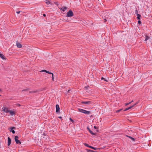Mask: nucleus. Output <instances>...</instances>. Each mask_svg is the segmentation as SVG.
Listing matches in <instances>:
<instances>
[{"label":"nucleus","instance_id":"obj_1","mask_svg":"<svg viewBox=\"0 0 152 152\" xmlns=\"http://www.w3.org/2000/svg\"><path fill=\"white\" fill-rule=\"evenodd\" d=\"M78 110L79 112L84 113L85 114L89 115L91 114V113L90 111H87L86 110H84L83 109L79 108Z\"/></svg>","mask_w":152,"mask_h":152},{"label":"nucleus","instance_id":"obj_2","mask_svg":"<svg viewBox=\"0 0 152 152\" xmlns=\"http://www.w3.org/2000/svg\"><path fill=\"white\" fill-rule=\"evenodd\" d=\"M73 15V13L72 11L71 10H69L67 12L66 16L67 17H70Z\"/></svg>","mask_w":152,"mask_h":152},{"label":"nucleus","instance_id":"obj_3","mask_svg":"<svg viewBox=\"0 0 152 152\" xmlns=\"http://www.w3.org/2000/svg\"><path fill=\"white\" fill-rule=\"evenodd\" d=\"M18 138H19V137L18 136H15V141L16 144H18L19 143L20 144H21V142L19 140H18Z\"/></svg>","mask_w":152,"mask_h":152},{"label":"nucleus","instance_id":"obj_4","mask_svg":"<svg viewBox=\"0 0 152 152\" xmlns=\"http://www.w3.org/2000/svg\"><path fill=\"white\" fill-rule=\"evenodd\" d=\"M81 103L83 104H85L87 105H90L91 104H92V102H91L90 101H82L81 102Z\"/></svg>","mask_w":152,"mask_h":152},{"label":"nucleus","instance_id":"obj_5","mask_svg":"<svg viewBox=\"0 0 152 152\" xmlns=\"http://www.w3.org/2000/svg\"><path fill=\"white\" fill-rule=\"evenodd\" d=\"M2 111L6 113H8L9 112V110L6 107H4L2 108Z\"/></svg>","mask_w":152,"mask_h":152},{"label":"nucleus","instance_id":"obj_6","mask_svg":"<svg viewBox=\"0 0 152 152\" xmlns=\"http://www.w3.org/2000/svg\"><path fill=\"white\" fill-rule=\"evenodd\" d=\"M15 127H11L10 128L9 130L10 132H11L13 134L15 133V131L14 130H13V129H15Z\"/></svg>","mask_w":152,"mask_h":152},{"label":"nucleus","instance_id":"obj_7","mask_svg":"<svg viewBox=\"0 0 152 152\" xmlns=\"http://www.w3.org/2000/svg\"><path fill=\"white\" fill-rule=\"evenodd\" d=\"M56 112L57 113H59L60 112V108L58 104H57L56 106Z\"/></svg>","mask_w":152,"mask_h":152},{"label":"nucleus","instance_id":"obj_8","mask_svg":"<svg viewBox=\"0 0 152 152\" xmlns=\"http://www.w3.org/2000/svg\"><path fill=\"white\" fill-rule=\"evenodd\" d=\"M87 129L88 130L89 132L92 135H96V133L93 132L88 127H87Z\"/></svg>","mask_w":152,"mask_h":152},{"label":"nucleus","instance_id":"obj_9","mask_svg":"<svg viewBox=\"0 0 152 152\" xmlns=\"http://www.w3.org/2000/svg\"><path fill=\"white\" fill-rule=\"evenodd\" d=\"M7 139H8V144H7L8 145L10 146L11 143V139L10 137H8Z\"/></svg>","mask_w":152,"mask_h":152},{"label":"nucleus","instance_id":"obj_10","mask_svg":"<svg viewBox=\"0 0 152 152\" xmlns=\"http://www.w3.org/2000/svg\"><path fill=\"white\" fill-rule=\"evenodd\" d=\"M0 57L3 59L4 60L6 59V57L3 54L0 53Z\"/></svg>","mask_w":152,"mask_h":152},{"label":"nucleus","instance_id":"obj_11","mask_svg":"<svg viewBox=\"0 0 152 152\" xmlns=\"http://www.w3.org/2000/svg\"><path fill=\"white\" fill-rule=\"evenodd\" d=\"M16 45L17 47L18 48H21L22 47V45L20 43L18 42H17Z\"/></svg>","mask_w":152,"mask_h":152},{"label":"nucleus","instance_id":"obj_12","mask_svg":"<svg viewBox=\"0 0 152 152\" xmlns=\"http://www.w3.org/2000/svg\"><path fill=\"white\" fill-rule=\"evenodd\" d=\"M138 103V102H137L136 103H135L133 105H132L130 106V107H127L128 110H129L132 108L133 107H134L135 105H136Z\"/></svg>","mask_w":152,"mask_h":152},{"label":"nucleus","instance_id":"obj_13","mask_svg":"<svg viewBox=\"0 0 152 152\" xmlns=\"http://www.w3.org/2000/svg\"><path fill=\"white\" fill-rule=\"evenodd\" d=\"M10 114L11 115H14L15 114V113L13 111H12V110H9V112Z\"/></svg>","mask_w":152,"mask_h":152},{"label":"nucleus","instance_id":"obj_14","mask_svg":"<svg viewBox=\"0 0 152 152\" xmlns=\"http://www.w3.org/2000/svg\"><path fill=\"white\" fill-rule=\"evenodd\" d=\"M41 72H46L50 74H52V73L50 72H49V71H47L45 70H42L41 71Z\"/></svg>","mask_w":152,"mask_h":152},{"label":"nucleus","instance_id":"obj_15","mask_svg":"<svg viewBox=\"0 0 152 152\" xmlns=\"http://www.w3.org/2000/svg\"><path fill=\"white\" fill-rule=\"evenodd\" d=\"M150 39V37L147 35L145 36V41H146Z\"/></svg>","mask_w":152,"mask_h":152},{"label":"nucleus","instance_id":"obj_16","mask_svg":"<svg viewBox=\"0 0 152 152\" xmlns=\"http://www.w3.org/2000/svg\"><path fill=\"white\" fill-rule=\"evenodd\" d=\"M89 148H91L93 149H94L95 150H96L98 149V148H95L93 147H92L91 146H89Z\"/></svg>","mask_w":152,"mask_h":152},{"label":"nucleus","instance_id":"obj_17","mask_svg":"<svg viewBox=\"0 0 152 152\" xmlns=\"http://www.w3.org/2000/svg\"><path fill=\"white\" fill-rule=\"evenodd\" d=\"M137 19L138 20H140L141 17V15L140 14H137Z\"/></svg>","mask_w":152,"mask_h":152},{"label":"nucleus","instance_id":"obj_18","mask_svg":"<svg viewBox=\"0 0 152 152\" xmlns=\"http://www.w3.org/2000/svg\"><path fill=\"white\" fill-rule=\"evenodd\" d=\"M46 1L45 2V3L47 4L48 5L50 4L51 3L50 1H48L47 0H46Z\"/></svg>","mask_w":152,"mask_h":152},{"label":"nucleus","instance_id":"obj_19","mask_svg":"<svg viewBox=\"0 0 152 152\" xmlns=\"http://www.w3.org/2000/svg\"><path fill=\"white\" fill-rule=\"evenodd\" d=\"M87 151L88 152H96V151H94L91 150L90 149H87Z\"/></svg>","mask_w":152,"mask_h":152},{"label":"nucleus","instance_id":"obj_20","mask_svg":"<svg viewBox=\"0 0 152 152\" xmlns=\"http://www.w3.org/2000/svg\"><path fill=\"white\" fill-rule=\"evenodd\" d=\"M62 7L63 8V9L62 10V11L63 12H64L65 11V10L66 9V8H67L66 7Z\"/></svg>","mask_w":152,"mask_h":152},{"label":"nucleus","instance_id":"obj_21","mask_svg":"<svg viewBox=\"0 0 152 152\" xmlns=\"http://www.w3.org/2000/svg\"><path fill=\"white\" fill-rule=\"evenodd\" d=\"M127 136L129 137L130 139H132V140L133 141H134V140L133 138L132 137H130V136Z\"/></svg>","mask_w":152,"mask_h":152},{"label":"nucleus","instance_id":"obj_22","mask_svg":"<svg viewBox=\"0 0 152 152\" xmlns=\"http://www.w3.org/2000/svg\"><path fill=\"white\" fill-rule=\"evenodd\" d=\"M84 145H85V146L88 147L89 148V146H90V145H89L88 144H87V143H84Z\"/></svg>","mask_w":152,"mask_h":152},{"label":"nucleus","instance_id":"obj_23","mask_svg":"<svg viewBox=\"0 0 152 152\" xmlns=\"http://www.w3.org/2000/svg\"><path fill=\"white\" fill-rule=\"evenodd\" d=\"M28 88H26V89H25L23 90L22 91H28Z\"/></svg>","mask_w":152,"mask_h":152},{"label":"nucleus","instance_id":"obj_24","mask_svg":"<svg viewBox=\"0 0 152 152\" xmlns=\"http://www.w3.org/2000/svg\"><path fill=\"white\" fill-rule=\"evenodd\" d=\"M101 79L102 80H104L105 81H107V80H106L103 77H102L101 78Z\"/></svg>","mask_w":152,"mask_h":152},{"label":"nucleus","instance_id":"obj_25","mask_svg":"<svg viewBox=\"0 0 152 152\" xmlns=\"http://www.w3.org/2000/svg\"><path fill=\"white\" fill-rule=\"evenodd\" d=\"M135 13L136 14H137H137H138V10H135Z\"/></svg>","mask_w":152,"mask_h":152},{"label":"nucleus","instance_id":"obj_26","mask_svg":"<svg viewBox=\"0 0 152 152\" xmlns=\"http://www.w3.org/2000/svg\"><path fill=\"white\" fill-rule=\"evenodd\" d=\"M52 75V79L53 80H54V77H53V73H52V74H51Z\"/></svg>","mask_w":152,"mask_h":152},{"label":"nucleus","instance_id":"obj_27","mask_svg":"<svg viewBox=\"0 0 152 152\" xmlns=\"http://www.w3.org/2000/svg\"><path fill=\"white\" fill-rule=\"evenodd\" d=\"M141 22L140 20H139L138 21V23L139 25H140V24H141Z\"/></svg>","mask_w":152,"mask_h":152},{"label":"nucleus","instance_id":"obj_28","mask_svg":"<svg viewBox=\"0 0 152 152\" xmlns=\"http://www.w3.org/2000/svg\"><path fill=\"white\" fill-rule=\"evenodd\" d=\"M122 110V109L118 110L117 111H116V112H117V113H118V112H120Z\"/></svg>","mask_w":152,"mask_h":152},{"label":"nucleus","instance_id":"obj_29","mask_svg":"<svg viewBox=\"0 0 152 152\" xmlns=\"http://www.w3.org/2000/svg\"><path fill=\"white\" fill-rule=\"evenodd\" d=\"M70 120H71V121L72 122H74V121L73 120H72V119H71V118H70Z\"/></svg>","mask_w":152,"mask_h":152},{"label":"nucleus","instance_id":"obj_30","mask_svg":"<svg viewBox=\"0 0 152 152\" xmlns=\"http://www.w3.org/2000/svg\"><path fill=\"white\" fill-rule=\"evenodd\" d=\"M20 11H17L16 12V13L18 14H19L20 13Z\"/></svg>","mask_w":152,"mask_h":152},{"label":"nucleus","instance_id":"obj_31","mask_svg":"<svg viewBox=\"0 0 152 152\" xmlns=\"http://www.w3.org/2000/svg\"><path fill=\"white\" fill-rule=\"evenodd\" d=\"M128 110V108H126L124 110V111H127Z\"/></svg>","mask_w":152,"mask_h":152},{"label":"nucleus","instance_id":"obj_32","mask_svg":"<svg viewBox=\"0 0 152 152\" xmlns=\"http://www.w3.org/2000/svg\"><path fill=\"white\" fill-rule=\"evenodd\" d=\"M94 128L95 129H97V126H94Z\"/></svg>","mask_w":152,"mask_h":152},{"label":"nucleus","instance_id":"obj_33","mask_svg":"<svg viewBox=\"0 0 152 152\" xmlns=\"http://www.w3.org/2000/svg\"><path fill=\"white\" fill-rule=\"evenodd\" d=\"M89 87V86H85V88H88V87Z\"/></svg>","mask_w":152,"mask_h":152},{"label":"nucleus","instance_id":"obj_34","mask_svg":"<svg viewBox=\"0 0 152 152\" xmlns=\"http://www.w3.org/2000/svg\"><path fill=\"white\" fill-rule=\"evenodd\" d=\"M60 9L62 11V10L63 9V8L62 7L60 8Z\"/></svg>","mask_w":152,"mask_h":152},{"label":"nucleus","instance_id":"obj_35","mask_svg":"<svg viewBox=\"0 0 152 152\" xmlns=\"http://www.w3.org/2000/svg\"><path fill=\"white\" fill-rule=\"evenodd\" d=\"M70 91V90H68V91H67V92L68 93H69Z\"/></svg>","mask_w":152,"mask_h":152},{"label":"nucleus","instance_id":"obj_36","mask_svg":"<svg viewBox=\"0 0 152 152\" xmlns=\"http://www.w3.org/2000/svg\"><path fill=\"white\" fill-rule=\"evenodd\" d=\"M36 92L34 91H31V92H30V93L31 92H32V93H35Z\"/></svg>","mask_w":152,"mask_h":152},{"label":"nucleus","instance_id":"obj_37","mask_svg":"<svg viewBox=\"0 0 152 152\" xmlns=\"http://www.w3.org/2000/svg\"><path fill=\"white\" fill-rule=\"evenodd\" d=\"M129 103H127L125 105H129Z\"/></svg>","mask_w":152,"mask_h":152},{"label":"nucleus","instance_id":"obj_38","mask_svg":"<svg viewBox=\"0 0 152 152\" xmlns=\"http://www.w3.org/2000/svg\"><path fill=\"white\" fill-rule=\"evenodd\" d=\"M43 16H44V17H45V16H46V15H45V14H43Z\"/></svg>","mask_w":152,"mask_h":152},{"label":"nucleus","instance_id":"obj_39","mask_svg":"<svg viewBox=\"0 0 152 152\" xmlns=\"http://www.w3.org/2000/svg\"><path fill=\"white\" fill-rule=\"evenodd\" d=\"M104 21H105V22H106V21H107V20H106V19H104Z\"/></svg>","mask_w":152,"mask_h":152},{"label":"nucleus","instance_id":"obj_40","mask_svg":"<svg viewBox=\"0 0 152 152\" xmlns=\"http://www.w3.org/2000/svg\"><path fill=\"white\" fill-rule=\"evenodd\" d=\"M18 106H20V104H18Z\"/></svg>","mask_w":152,"mask_h":152},{"label":"nucleus","instance_id":"obj_41","mask_svg":"<svg viewBox=\"0 0 152 152\" xmlns=\"http://www.w3.org/2000/svg\"><path fill=\"white\" fill-rule=\"evenodd\" d=\"M58 118L61 119V116L59 117Z\"/></svg>","mask_w":152,"mask_h":152},{"label":"nucleus","instance_id":"obj_42","mask_svg":"<svg viewBox=\"0 0 152 152\" xmlns=\"http://www.w3.org/2000/svg\"><path fill=\"white\" fill-rule=\"evenodd\" d=\"M128 103H129V104H131V102H130Z\"/></svg>","mask_w":152,"mask_h":152},{"label":"nucleus","instance_id":"obj_43","mask_svg":"<svg viewBox=\"0 0 152 152\" xmlns=\"http://www.w3.org/2000/svg\"><path fill=\"white\" fill-rule=\"evenodd\" d=\"M133 102V101L132 100V101H131V102Z\"/></svg>","mask_w":152,"mask_h":152},{"label":"nucleus","instance_id":"obj_44","mask_svg":"<svg viewBox=\"0 0 152 152\" xmlns=\"http://www.w3.org/2000/svg\"><path fill=\"white\" fill-rule=\"evenodd\" d=\"M1 90L0 89V91H1Z\"/></svg>","mask_w":152,"mask_h":152}]
</instances>
